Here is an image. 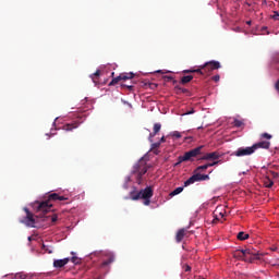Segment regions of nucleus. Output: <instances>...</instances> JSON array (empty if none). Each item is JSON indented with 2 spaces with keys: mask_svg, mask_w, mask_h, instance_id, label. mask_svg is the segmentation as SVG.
<instances>
[{
  "mask_svg": "<svg viewBox=\"0 0 279 279\" xmlns=\"http://www.w3.org/2000/svg\"><path fill=\"white\" fill-rule=\"evenodd\" d=\"M147 173V167L145 166V157H142L137 163L133 166V170L131 172V175L125 178V182L123 184V189L128 190L130 189V185H128L129 182H136V184L143 183V175Z\"/></svg>",
  "mask_w": 279,
  "mask_h": 279,
  "instance_id": "f257e3e1",
  "label": "nucleus"
},
{
  "mask_svg": "<svg viewBox=\"0 0 279 279\" xmlns=\"http://www.w3.org/2000/svg\"><path fill=\"white\" fill-rule=\"evenodd\" d=\"M59 196L60 195L53 193L49 195L48 201H44V202L36 201L31 204V206L33 207V209L35 210L39 219H45V215H47V213H51V208L53 207V205L51 204V201L52 202L58 201Z\"/></svg>",
  "mask_w": 279,
  "mask_h": 279,
  "instance_id": "f03ea898",
  "label": "nucleus"
},
{
  "mask_svg": "<svg viewBox=\"0 0 279 279\" xmlns=\"http://www.w3.org/2000/svg\"><path fill=\"white\" fill-rule=\"evenodd\" d=\"M151 197H154V190H151V186H147L140 192H130V198L133 199V202H136L137 199H144V206H149V204H151Z\"/></svg>",
  "mask_w": 279,
  "mask_h": 279,
  "instance_id": "7ed1b4c3",
  "label": "nucleus"
},
{
  "mask_svg": "<svg viewBox=\"0 0 279 279\" xmlns=\"http://www.w3.org/2000/svg\"><path fill=\"white\" fill-rule=\"evenodd\" d=\"M235 258H241L245 260V263H254V260H258V253L253 252L250 248L240 250L234 253Z\"/></svg>",
  "mask_w": 279,
  "mask_h": 279,
  "instance_id": "20e7f679",
  "label": "nucleus"
},
{
  "mask_svg": "<svg viewBox=\"0 0 279 279\" xmlns=\"http://www.w3.org/2000/svg\"><path fill=\"white\" fill-rule=\"evenodd\" d=\"M204 146H198L192 150L186 151L183 156L178 157V162L174 163V167H179L182 162H189V160H193V158H197L199 154H202V149Z\"/></svg>",
  "mask_w": 279,
  "mask_h": 279,
  "instance_id": "39448f33",
  "label": "nucleus"
},
{
  "mask_svg": "<svg viewBox=\"0 0 279 279\" xmlns=\"http://www.w3.org/2000/svg\"><path fill=\"white\" fill-rule=\"evenodd\" d=\"M93 256H97L98 258H106L101 263L100 267H108V265H111V263H114V253L110 251H106V252L96 251L89 254V258H93Z\"/></svg>",
  "mask_w": 279,
  "mask_h": 279,
  "instance_id": "423d86ee",
  "label": "nucleus"
},
{
  "mask_svg": "<svg viewBox=\"0 0 279 279\" xmlns=\"http://www.w3.org/2000/svg\"><path fill=\"white\" fill-rule=\"evenodd\" d=\"M24 213H26V216L20 220L21 223H24V226H27V228H36V219H34V214H32L27 207H24Z\"/></svg>",
  "mask_w": 279,
  "mask_h": 279,
  "instance_id": "0eeeda50",
  "label": "nucleus"
},
{
  "mask_svg": "<svg viewBox=\"0 0 279 279\" xmlns=\"http://www.w3.org/2000/svg\"><path fill=\"white\" fill-rule=\"evenodd\" d=\"M206 180H210V175L201 174L199 172H197L196 174H193L184 182V186H191V184H195V182H204Z\"/></svg>",
  "mask_w": 279,
  "mask_h": 279,
  "instance_id": "6e6552de",
  "label": "nucleus"
},
{
  "mask_svg": "<svg viewBox=\"0 0 279 279\" xmlns=\"http://www.w3.org/2000/svg\"><path fill=\"white\" fill-rule=\"evenodd\" d=\"M134 78V74L132 72L130 73H121L119 76L112 78V81L109 83V86H116V84H119V82L123 81H128V80H133Z\"/></svg>",
  "mask_w": 279,
  "mask_h": 279,
  "instance_id": "1a4fd4ad",
  "label": "nucleus"
},
{
  "mask_svg": "<svg viewBox=\"0 0 279 279\" xmlns=\"http://www.w3.org/2000/svg\"><path fill=\"white\" fill-rule=\"evenodd\" d=\"M254 151V146L240 147L233 153V156H236L238 158H241L243 156H252Z\"/></svg>",
  "mask_w": 279,
  "mask_h": 279,
  "instance_id": "9d476101",
  "label": "nucleus"
},
{
  "mask_svg": "<svg viewBox=\"0 0 279 279\" xmlns=\"http://www.w3.org/2000/svg\"><path fill=\"white\" fill-rule=\"evenodd\" d=\"M205 73H210L211 71H217V69H221V63L219 61H208L202 66Z\"/></svg>",
  "mask_w": 279,
  "mask_h": 279,
  "instance_id": "9b49d317",
  "label": "nucleus"
},
{
  "mask_svg": "<svg viewBox=\"0 0 279 279\" xmlns=\"http://www.w3.org/2000/svg\"><path fill=\"white\" fill-rule=\"evenodd\" d=\"M70 260H71V258H69V257H65L63 259H54L53 267L56 269H62V267H65V265H69Z\"/></svg>",
  "mask_w": 279,
  "mask_h": 279,
  "instance_id": "f8f14e48",
  "label": "nucleus"
},
{
  "mask_svg": "<svg viewBox=\"0 0 279 279\" xmlns=\"http://www.w3.org/2000/svg\"><path fill=\"white\" fill-rule=\"evenodd\" d=\"M269 147H271V143L268 141H262L253 145L254 151H256V149H269Z\"/></svg>",
  "mask_w": 279,
  "mask_h": 279,
  "instance_id": "ddd939ff",
  "label": "nucleus"
},
{
  "mask_svg": "<svg viewBox=\"0 0 279 279\" xmlns=\"http://www.w3.org/2000/svg\"><path fill=\"white\" fill-rule=\"evenodd\" d=\"M80 123H84V120L75 121L74 123H68L63 126L65 132H73V130L80 128Z\"/></svg>",
  "mask_w": 279,
  "mask_h": 279,
  "instance_id": "4468645a",
  "label": "nucleus"
},
{
  "mask_svg": "<svg viewBox=\"0 0 279 279\" xmlns=\"http://www.w3.org/2000/svg\"><path fill=\"white\" fill-rule=\"evenodd\" d=\"M221 158V155L219 153L214 151V153H207L203 157H201V160H219Z\"/></svg>",
  "mask_w": 279,
  "mask_h": 279,
  "instance_id": "2eb2a0df",
  "label": "nucleus"
},
{
  "mask_svg": "<svg viewBox=\"0 0 279 279\" xmlns=\"http://www.w3.org/2000/svg\"><path fill=\"white\" fill-rule=\"evenodd\" d=\"M10 276L14 279H34V274L16 272L11 274Z\"/></svg>",
  "mask_w": 279,
  "mask_h": 279,
  "instance_id": "dca6fc26",
  "label": "nucleus"
},
{
  "mask_svg": "<svg viewBox=\"0 0 279 279\" xmlns=\"http://www.w3.org/2000/svg\"><path fill=\"white\" fill-rule=\"evenodd\" d=\"M186 232V229H180L178 232H177V243H181L182 239H184V234Z\"/></svg>",
  "mask_w": 279,
  "mask_h": 279,
  "instance_id": "f3484780",
  "label": "nucleus"
},
{
  "mask_svg": "<svg viewBox=\"0 0 279 279\" xmlns=\"http://www.w3.org/2000/svg\"><path fill=\"white\" fill-rule=\"evenodd\" d=\"M99 75H100V71L97 70L94 74H90L89 77L90 80L94 82V84L97 85L98 81L99 80Z\"/></svg>",
  "mask_w": 279,
  "mask_h": 279,
  "instance_id": "a211bd4d",
  "label": "nucleus"
},
{
  "mask_svg": "<svg viewBox=\"0 0 279 279\" xmlns=\"http://www.w3.org/2000/svg\"><path fill=\"white\" fill-rule=\"evenodd\" d=\"M264 185L266 189H271V186H274V181L269 177H266L264 179Z\"/></svg>",
  "mask_w": 279,
  "mask_h": 279,
  "instance_id": "6ab92c4d",
  "label": "nucleus"
},
{
  "mask_svg": "<svg viewBox=\"0 0 279 279\" xmlns=\"http://www.w3.org/2000/svg\"><path fill=\"white\" fill-rule=\"evenodd\" d=\"M182 191H184L183 186H179L177 189H174L171 193H170V197H175V195H180V193H182Z\"/></svg>",
  "mask_w": 279,
  "mask_h": 279,
  "instance_id": "aec40b11",
  "label": "nucleus"
},
{
  "mask_svg": "<svg viewBox=\"0 0 279 279\" xmlns=\"http://www.w3.org/2000/svg\"><path fill=\"white\" fill-rule=\"evenodd\" d=\"M238 239L239 241H247V239H250V234L241 231L238 233Z\"/></svg>",
  "mask_w": 279,
  "mask_h": 279,
  "instance_id": "412c9836",
  "label": "nucleus"
},
{
  "mask_svg": "<svg viewBox=\"0 0 279 279\" xmlns=\"http://www.w3.org/2000/svg\"><path fill=\"white\" fill-rule=\"evenodd\" d=\"M193 80L192 75H186L181 78L182 84H189Z\"/></svg>",
  "mask_w": 279,
  "mask_h": 279,
  "instance_id": "4be33fe9",
  "label": "nucleus"
},
{
  "mask_svg": "<svg viewBox=\"0 0 279 279\" xmlns=\"http://www.w3.org/2000/svg\"><path fill=\"white\" fill-rule=\"evenodd\" d=\"M184 73H201V75H204V71H202V69H197V70H184Z\"/></svg>",
  "mask_w": 279,
  "mask_h": 279,
  "instance_id": "5701e85b",
  "label": "nucleus"
},
{
  "mask_svg": "<svg viewBox=\"0 0 279 279\" xmlns=\"http://www.w3.org/2000/svg\"><path fill=\"white\" fill-rule=\"evenodd\" d=\"M161 128H162V125L160 123H155L154 124V132H155V134H158V132H160Z\"/></svg>",
  "mask_w": 279,
  "mask_h": 279,
  "instance_id": "b1692460",
  "label": "nucleus"
},
{
  "mask_svg": "<svg viewBox=\"0 0 279 279\" xmlns=\"http://www.w3.org/2000/svg\"><path fill=\"white\" fill-rule=\"evenodd\" d=\"M206 169H208V163L203 165V166H198L196 168V171H197V173H199V171H206Z\"/></svg>",
  "mask_w": 279,
  "mask_h": 279,
  "instance_id": "393cba45",
  "label": "nucleus"
},
{
  "mask_svg": "<svg viewBox=\"0 0 279 279\" xmlns=\"http://www.w3.org/2000/svg\"><path fill=\"white\" fill-rule=\"evenodd\" d=\"M270 19H272V21H279V12L278 11H274L272 15H270Z\"/></svg>",
  "mask_w": 279,
  "mask_h": 279,
  "instance_id": "a878e982",
  "label": "nucleus"
},
{
  "mask_svg": "<svg viewBox=\"0 0 279 279\" xmlns=\"http://www.w3.org/2000/svg\"><path fill=\"white\" fill-rule=\"evenodd\" d=\"M71 263H73L74 265H80V258H77V256H72L70 258Z\"/></svg>",
  "mask_w": 279,
  "mask_h": 279,
  "instance_id": "bb28decb",
  "label": "nucleus"
},
{
  "mask_svg": "<svg viewBox=\"0 0 279 279\" xmlns=\"http://www.w3.org/2000/svg\"><path fill=\"white\" fill-rule=\"evenodd\" d=\"M171 135H172L174 138H182V133H180L179 131L172 132Z\"/></svg>",
  "mask_w": 279,
  "mask_h": 279,
  "instance_id": "cd10ccee",
  "label": "nucleus"
},
{
  "mask_svg": "<svg viewBox=\"0 0 279 279\" xmlns=\"http://www.w3.org/2000/svg\"><path fill=\"white\" fill-rule=\"evenodd\" d=\"M233 125H234L235 128H241V125H243V121L235 119V120L233 121Z\"/></svg>",
  "mask_w": 279,
  "mask_h": 279,
  "instance_id": "c85d7f7f",
  "label": "nucleus"
},
{
  "mask_svg": "<svg viewBox=\"0 0 279 279\" xmlns=\"http://www.w3.org/2000/svg\"><path fill=\"white\" fill-rule=\"evenodd\" d=\"M262 138H266L267 141H271L272 136L269 133H263Z\"/></svg>",
  "mask_w": 279,
  "mask_h": 279,
  "instance_id": "c756f323",
  "label": "nucleus"
},
{
  "mask_svg": "<svg viewBox=\"0 0 279 279\" xmlns=\"http://www.w3.org/2000/svg\"><path fill=\"white\" fill-rule=\"evenodd\" d=\"M156 134H157L156 132H153L149 134V137H148L149 143H154V136H156Z\"/></svg>",
  "mask_w": 279,
  "mask_h": 279,
  "instance_id": "7c9ffc66",
  "label": "nucleus"
},
{
  "mask_svg": "<svg viewBox=\"0 0 279 279\" xmlns=\"http://www.w3.org/2000/svg\"><path fill=\"white\" fill-rule=\"evenodd\" d=\"M158 147H160V142L151 144V149H158Z\"/></svg>",
  "mask_w": 279,
  "mask_h": 279,
  "instance_id": "2f4dec72",
  "label": "nucleus"
},
{
  "mask_svg": "<svg viewBox=\"0 0 279 279\" xmlns=\"http://www.w3.org/2000/svg\"><path fill=\"white\" fill-rule=\"evenodd\" d=\"M189 114H195V109H192V110H190V111L183 113L182 117H186V116H189Z\"/></svg>",
  "mask_w": 279,
  "mask_h": 279,
  "instance_id": "473e14b6",
  "label": "nucleus"
},
{
  "mask_svg": "<svg viewBox=\"0 0 279 279\" xmlns=\"http://www.w3.org/2000/svg\"><path fill=\"white\" fill-rule=\"evenodd\" d=\"M270 173H271V175H272V178H274L275 180H278V178H279V173H278V172L271 171Z\"/></svg>",
  "mask_w": 279,
  "mask_h": 279,
  "instance_id": "72a5a7b5",
  "label": "nucleus"
},
{
  "mask_svg": "<svg viewBox=\"0 0 279 279\" xmlns=\"http://www.w3.org/2000/svg\"><path fill=\"white\" fill-rule=\"evenodd\" d=\"M183 269H184L185 272H189V271H191V266L184 265Z\"/></svg>",
  "mask_w": 279,
  "mask_h": 279,
  "instance_id": "f704fd0d",
  "label": "nucleus"
},
{
  "mask_svg": "<svg viewBox=\"0 0 279 279\" xmlns=\"http://www.w3.org/2000/svg\"><path fill=\"white\" fill-rule=\"evenodd\" d=\"M122 104H124V106H129V108H132V104H130L128 100H122Z\"/></svg>",
  "mask_w": 279,
  "mask_h": 279,
  "instance_id": "c9c22d12",
  "label": "nucleus"
},
{
  "mask_svg": "<svg viewBox=\"0 0 279 279\" xmlns=\"http://www.w3.org/2000/svg\"><path fill=\"white\" fill-rule=\"evenodd\" d=\"M216 165H219V161H214L211 163H207V167H215Z\"/></svg>",
  "mask_w": 279,
  "mask_h": 279,
  "instance_id": "e433bc0d",
  "label": "nucleus"
},
{
  "mask_svg": "<svg viewBox=\"0 0 279 279\" xmlns=\"http://www.w3.org/2000/svg\"><path fill=\"white\" fill-rule=\"evenodd\" d=\"M247 173H250V170L242 171V172L239 173V175H247Z\"/></svg>",
  "mask_w": 279,
  "mask_h": 279,
  "instance_id": "4c0bfd02",
  "label": "nucleus"
},
{
  "mask_svg": "<svg viewBox=\"0 0 279 279\" xmlns=\"http://www.w3.org/2000/svg\"><path fill=\"white\" fill-rule=\"evenodd\" d=\"M51 221H52V223H56V221H58V216H52Z\"/></svg>",
  "mask_w": 279,
  "mask_h": 279,
  "instance_id": "58836bf2",
  "label": "nucleus"
},
{
  "mask_svg": "<svg viewBox=\"0 0 279 279\" xmlns=\"http://www.w3.org/2000/svg\"><path fill=\"white\" fill-rule=\"evenodd\" d=\"M213 80H214V82H219L220 76H219V75H215V76L213 77Z\"/></svg>",
  "mask_w": 279,
  "mask_h": 279,
  "instance_id": "ea45409f",
  "label": "nucleus"
},
{
  "mask_svg": "<svg viewBox=\"0 0 279 279\" xmlns=\"http://www.w3.org/2000/svg\"><path fill=\"white\" fill-rule=\"evenodd\" d=\"M56 130H58V129H51V130H50L51 136H56V132H54Z\"/></svg>",
  "mask_w": 279,
  "mask_h": 279,
  "instance_id": "a19ab883",
  "label": "nucleus"
},
{
  "mask_svg": "<svg viewBox=\"0 0 279 279\" xmlns=\"http://www.w3.org/2000/svg\"><path fill=\"white\" fill-rule=\"evenodd\" d=\"M64 201H66V197H64V196H59V202H64Z\"/></svg>",
  "mask_w": 279,
  "mask_h": 279,
  "instance_id": "79ce46f5",
  "label": "nucleus"
},
{
  "mask_svg": "<svg viewBox=\"0 0 279 279\" xmlns=\"http://www.w3.org/2000/svg\"><path fill=\"white\" fill-rule=\"evenodd\" d=\"M123 86H126V88H129V90H132V88H134V86H132V85H123Z\"/></svg>",
  "mask_w": 279,
  "mask_h": 279,
  "instance_id": "37998d69",
  "label": "nucleus"
},
{
  "mask_svg": "<svg viewBox=\"0 0 279 279\" xmlns=\"http://www.w3.org/2000/svg\"><path fill=\"white\" fill-rule=\"evenodd\" d=\"M159 143H160V145H161V143H165V136H162V137L160 138Z\"/></svg>",
  "mask_w": 279,
  "mask_h": 279,
  "instance_id": "c03bdc74",
  "label": "nucleus"
},
{
  "mask_svg": "<svg viewBox=\"0 0 279 279\" xmlns=\"http://www.w3.org/2000/svg\"><path fill=\"white\" fill-rule=\"evenodd\" d=\"M272 252H276V250H278V247L274 246L271 247Z\"/></svg>",
  "mask_w": 279,
  "mask_h": 279,
  "instance_id": "a18cd8bd",
  "label": "nucleus"
},
{
  "mask_svg": "<svg viewBox=\"0 0 279 279\" xmlns=\"http://www.w3.org/2000/svg\"><path fill=\"white\" fill-rule=\"evenodd\" d=\"M266 29H267V27L264 26V27L262 28V32H266Z\"/></svg>",
  "mask_w": 279,
  "mask_h": 279,
  "instance_id": "49530a36",
  "label": "nucleus"
},
{
  "mask_svg": "<svg viewBox=\"0 0 279 279\" xmlns=\"http://www.w3.org/2000/svg\"><path fill=\"white\" fill-rule=\"evenodd\" d=\"M94 279H102V278H101V276H99V277H94Z\"/></svg>",
  "mask_w": 279,
  "mask_h": 279,
  "instance_id": "de8ad7c7",
  "label": "nucleus"
},
{
  "mask_svg": "<svg viewBox=\"0 0 279 279\" xmlns=\"http://www.w3.org/2000/svg\"><path fill=\"white\" fill-rule=\"evenodd\" d=\"M247 23V25H252V21H248V22H246Z\"/></svg>",
  "mask_w": 279,
  "mask_h": 279,
  "instance_id": "09e8293b",
  "label": "nucleus"
},
{
  "mask_svg": "<svg viewBox=\"0 0 279 279\" xmlns=\"http://www.w3.org/2000/svg\"><path fill=\"white\" fill-rule=\"evenodd\" d=\"M203 129H204V126H198V128H197V130H203Z\"/></svg>",
  "mask_w": 279,
  "mask_h": 279,
  "instance_id": "8fccbe9b",
  "label": "nucleus"
},
{
  "mask_svg": "<svg viewBox=\"0 0 279 279\" xmlns=\"http://www.w3.org/2000/svg\"><path fill=\"white\" fill-rule=\"evenodd\" d=\"M58 118H56V120H57ZM56 120L53 121V123H52V125H56Z\"/></svg>",
  "mask_w": 279,
  "mask_h": 279,
  "instance_id": "3c124183",
  "label": "nucleus"
},
{
  "mask_svg": "<svg viewBox=\"0 0 279 279\" xmlns=\"http://www.w3.org/2000/svg\"><path fill=\"white\" fill-rule=\"evenodd\" d=\"M220 217H223V213H219Z\"/></svg>",
  "mask_w": 279,
  "mask_h": 279,
  "instance_id": "603ef678",
  "label": "nucleus"
},
{
  "mask_svg": "<svg viewBox=\"0 0 279 279\" xmlns=\"http://www.w3.org/2000/svg\"><path fill=\"white\" fill-rule=\"evenodd\" d=\"M157 73H162V71H161V70H158Z\"/></svg>",
  "mask_w": 279,
  "mask_h": 279,
  "instance_id": "864d4df0",
  "label": "nucleus"
},
{
  "mask_svg": "<svg viewBox=\"0 0 279 279\" xmlns=\"http://www.w3.org/2000/svg\"><path fill=\"white\" fill-rule=\"evenodd\" d=\"M111 76H112V77L114 76V72L111 73Z\"/></svg>",
  "mask_w": 279,
  "mask_h": 279,
  "instance_id": "5fc2aeb1",
  "label": "nucleus"
},
{
  "mask_svg": "<svg viewBox=\"0 0 279 279\" xmlns=\"http://www.w3.org/2000/svg\"><path fill=\"white\" fill-rule=\"evenodd\" d=\"M28 241H32V236H28Z\"/></svg>",
  "mask_w": 279,
  "mask_h": 279,
  "instance_id": "6e6d98bb",
  "label": "nucleus"
},
{
  "mask_svg": "<svg viewBox=\"0 0 279 279\" xmlns=\"http://www.w3.org/2000/svg\"><path fill=\"white\" fill-rule=\"evenodd\" d=\"M72 255H75V252H71Z\"/></svg>",
  "mask_w": 279,
  "mask_h": 279,
  "instance_id": "4d7b16f0",
  "label": "nucleus"
},
{
  "mask_svg": "<svg viewBox=\"0 0 279 279\" xmlns=\"http://www.w3.org/2000/svg\"><path fill=\"white\" fill-rule=\"evenodd\" d=\"M48 253H49V254H51V253H52V251H48Z\"/></svg>",
  "mask_w": 279,
  "mask_h": 279,
  "instance_id": "13d9d810",
  "label": "nucleus"
},
{
  "mask_svg": "<svg viewBox=\"0 0 279 279\" xmlns=\"http://www.w3.org/2000/svg\"><path fill=\"white\" fill-rule=\"evenodd\" d=\"M45 247H46V246H45V244H44V245H43V248L45 250Z\"/></svg>",
  "mask_w": 279,
  "mask_h": 279,
  "instance_id": "bf43d9fd",
  "label": "nucleus"
},
{
  "mask_svg": "<svg viewBox=\"0 0 279 279\" xmlns=\"http://www.w3.org/2000/svg\"><path fill=\"white\" fill-rule=\"evenodd\" d=\"M77 119H82V117H77Z\"/></svg>",
  "mask_w": 279,
  "mask_h": 279,
  "instance_id": "052dcab7",
  "label": "nucleus"
}]
</instances>
